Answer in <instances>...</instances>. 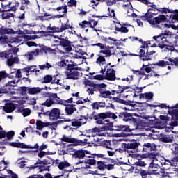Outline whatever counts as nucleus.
Wrapping results in <instances>:
<instances>
[{"label": "nucleus", "instance_id": "8", "mask_svg": "<svg viewBox=\"0 0 178 178\" xmlns=\"http://www.w3.org/2000/svg\"><path fill=\"white\" fill-rule=\"evenodd\" d=\"M152 151H156V145L151 142H145L143 145V152H147L150 158H155L156 154L155 153H151Z\"/></svg>", "mask_w": 178, "mask_h": 178}, {"label": "nucleus", "instance_id": "35", "mask_svg": "<svg viewBox=\"0 0 178 178\" xmlns=\"http://www.w3.org/2000/svg\"><path fill=\"white\" fill-rule=\"evenodd\" d=\"M0 34L1 35H5V34H13V29L9 28H0Z\"/></svg>", "mask_w": 178, "mask_h": 178}, {"label": "nucleus", "instance_id": "57", "mask_svg": "<svg viewBox=\"0 0 178 178\" xmlns=\"http://www.w3.org/2000/svg\"><path fill=\"white\" fill-rule=\"evenodd\" d=\"M139 42H141L142 45L140 46V49H143V51H147L149 48L148 44L146 42L143 41L142 40H139Z\"/></svg>", "mask_w": 178, "mask_h": 178}, {"label": "nucleus", "instance_id": "51", "mask_svg": "<svg viewBox=\"0 0 178 178\" xmlns=\"http://www.w3.org/2000/svg\"><path fill=\"white\" fill-rule=\"evenodd\" d=\"M104 62H106V59H105V56H100L96 60V63L97 65H104Z\"/></svg>", "mask_w": 178, "mask_h": 178}, {"label": "nucleus", "instance_id": "10", "mask_svg": "<svg viewBox=\"0 0 178 178\" xmlns=\"http://www.w3.org/2000/svg\"><path fill=\"white\" fill-rule=\"evenodd\" d=\"M44 116H49V120H58L60 119V109L53 108L44 113Z\"/></svg>", "mask_w": 178, "mask_h": 178}, {"label": "nucleus", "instance_id": "17", "mask_svg": "<svg viewBox=\"0 0 178 178\" xmlns=\"http://www.w3.org/2000/svg\"><path fill=\"white\" fill-rule=\"evenodd\" d=\"M168 113L173 120H178V103L172 107L168 106Z\"/></svg>", "mask_w": 178, "mask_h": 178}, {"label": "nucleus", "instance_id": "22", "mask_svg": "<svg viewBox=\"0 0 178 178\" xmlns=\"http://www.w3.org/2000/svg\"><path fill=\"white\" fill-rule=\"evenodd\" d=\"M20 6V3L15 2V6L8 7V6H3V4L1 3V6L3 8V12H16L17 10V8H19Z\"/></svg>", "mask_w": 178, "mask_h": 178}, {"label": "nucleus", "instance_id": "6", "mask_svg": "<svg viewBox=\"0 0 178 178\" xmlns=\"http://www.w3.org/2000/svg\"><path fill=\"white\" fill-rule=\"evenodd\" d=\"M138 147H141V144L137 140H132L128 143H122V147L125 152H129L131 154H134V152H140V149Z\"/></svg>", "mask_w": 178, "mask_h": 178}, {"label": "nucleus", "instance_id": "59", "mask_svg": "<svg viewBox=\"0 0 178 178\" xmlns=\"http://www.w3.org/2000/svg\"><path fill=\"white\" fill-rule=\"evenodd\" d=\"M15 136V131H10L8 132H6V137L7 140H12L13 137Z\"/></svg>", "mask_w": 178, "mask_h": 178}, {"label": "nucleus", "instance_id": "33", "mask_svg": "<svg viewBox=\"0 0 178 178\" xmlns=\"http://www.w3.org/2000/svg\"><path fill=\"white\" fill-rule=\"evenodd\" d=\"M49 99H46V101L43 103H41V105L44 106V109L46 108H51L54 105V100L52 97H48Z\"/></svg>", "mask_w": 178, "mask_h": 178}, {"label": "nucleus", "instance_id": "11", "mask_svg": "<svg viewBox=\"0 0 178 178\" xmlns=\"http://www.w3.org/2000/svg\"><path fill=\"white\" fill-rule=\"evenodd\" d=\"M83 84H85L86 87L88 86V87H92V88H88L86 91L90 95H94V92H97L98 91V83H94V81H91L88 79H85Z\"/></svg>", "mask_w": 178, "mask_h": 178}, {"label": "nucleus", "instance_id": "46", "mask_svg": "<svg viewBox=\"0 0 178 178\" xmlns=\"http://www.w3.org/2000/svg\"><path fill=\"white\" fill-rule=\"evenodd\" d=\"M33 110L34 111H40V112H43V115H44V113H47V111H45V107H44V106L41 105V103L39 104L38 106H34Z\"/></svg>", "mask_w": 178, "mask_h": 178}, {"label": "nucleus", "instance_id": "25", "mask_svg": "<svg viewBox=\"0 0 178 178\" xmlns=\"http://www.w3.org/2000/svg\"><path fill=\"white\" fill-rule=\"evenodd\" d=\"M10 147H14V148H23L28 149V145L24 144V143H17V142H10L7 143Z\"/></svg>", "mask_w": 178, "mask_h": 178}, {"label": "nucleus", "instance_id": "24", "mask_svg": "<svg viewBox=\"0 0 178 178\" xmlns=\"http://www.w3.org/2000/svg\"><path fill=\"white\" fill-rule=\"evenodd\" d=\"M15 109H16V104L12 102L6 103L3 107V110L6 113H12Z\"/></svg>", "mask_w": 178, "mask_h": 178}, {"label": "nucleus", "instance_id": "40", "mask_svg": "<svg viewBox=\"0 0 178 178\" xmlns=\"http://www.w3.org/2000/svg\"><path fill=\"white\" fill-rule=\"evenodd\" d=\"M2 20H8L10 17H15V14L12 13H3L1 14Z\"/></svg>", "mask_w": 178, "mask_h": 178}, {"label": "nucleus", "instance_id": "39", "mask_svg": "<svg viewBox=\"0 0 178 178\" xmlns=\"http://www.w3.org/2000/svg\"><path fill=\"white\" fill-rule=\"evenodd\" d=\"M11 74H14V76H15L16 79H22V70L14 69V70H11Z\"/></svg>", "mask_w": 178, "mask_h": 178}, {"label": "nucleus", "instance_id": "27", "mask_svg": "<svg viewBox=\"0 0 178 178\" xmlns=\"http://www.w3.org/2000/svg\"><path fill=\"white\" fill-rule=\"evenodd\" d=\"M83 118H81L78 120L72 119V126L73 127H80L83 126V124H86L87 123V121H82Z\"/></svg>", "mask_w": 178, "mask_h": 178}, {"label": "nucleus", "instance_id": "32", "mask_svg": "<svg viewBox=\"0 0 178 178\" xmlns=\"http://www.w3.org/2000/svg\"><path fill=\"white\" fill-rule=\"evenodd\" d=\"M15 63L17 65L19 63V57H13L12 58L7 59L8 66H13Z\"/></svg>", "mask_w": 178, "mask_h": 178}, {"label": "nucleus", "instance_id": "9", "mask_svg": "<svg viewBox=\"0 0 178 178\" xmlns=\"http://www.w3.org/2000/svg\"><path fill=\"white\" fill-rule=\"evenodd\" d=\"M165 59H167L168 61L160 60L156 63V66H159L160 67H166L167 66H178V56L175 58H168L165 57Z\"/></svg>", "mask_w": 178, "mask_h": 178}, {"label": "nucleus", "instance_id": "38", "mask_svg": "<svg viewBox=\"0 0 178 178\" xmlns=\"http://www.w3.org/2000/svg\"><path fill=\"white\" fill-rule=\"evenodd\" d=\"M92 47H99L100 49H113V47H111L109 45L106 46V44H104L102 43H97L92 44Z\"/></svg>", "mask_w": 178, "mask_h": 178}, {"label": "nucleus", "instance_id": "30", "mask_svg": "<svg viewBox=\"0 0 178 178\" xmlns=\"http://www.w3.org/2000/svg\"><path fill=\"white\" fill-rule=\"evenodd\" d=\"M139 98L140 99L144 98L145 99L151 100L152 98H154V93L152 92L141 93L139 95Z\"/></svg>", "mask_w": 178, "mask_h": 178}, {"label": "nucleus", "instance_id": "26", "mask_svg": "<svg viewBox=\"0 0 178 178\" xmlns=\"http://www.w3.org/2000/svg\"><path fill=\"white\" fill-rule=\"evenodd\" d=\"M15 54L12 52V50H6L2 52H0V58H5L6 59H10L14 58Z\"/></svg>", "mask_w": 178, "mask_h": 178}, {"label": "nucleus", "instance_id": "43", "mask_svg": "<svg viewBox=\"0 0 178 178\" xmlns=\"http://www.w3.org/2000/svg\"><path fill=\"white\" fill-rule=\"evenodd\" d=\"M134 74H137V76H145V72H144V64L140 70H132Z\"/></svg>", "mask_w": 178, "mask_h": 178}, {"label": "nucleus", "instance_id": "2", "mask_svg": "<svg viewBox=\"0 0 178 178\" xmlns=\"http://www.w3.org/2000/svg\"><path fill=\"white\" fill-rule=\"evenodd\" d=\"M102 124H103L102 127H95L90 129L91 133H99L100 131H106L108 130H111V131H124L125 133L131 131L129 125H113V123L111 122L109 119H107Z\"/></svg>", "mask_w": 178, "mask_h": 178}, {"label": "nucleus", "instance_id": "42", "mask_svg": "<svg viewBox=\"0 0 178 178\" xmlns=\"http://www.w3.org/2000/svg\"><path fill=\"white\" fill-rule=\"evenodd\" d=\"M111 164H106L105 169L107 170H112V169H115V165H116V161L113 159H110Z\"/></svg>", "mask_w": 178, "mask_h": 178}, {"label": "nucleus", "instance_id": "28", "mask_svg": "<svg viewBox=\"0 0 178 178\" xmlns=\"http://www.w3.org/2000/svg\"><path fill=\"white\" fill-rule=\"evenodd\" d=\"M175 138L170 135H161L160 136V141L162 143H173Z\"/></svg>", "mask_w": 178, "mask_h": 178}, {"label": "nucleus", "instance_id": "12", "mask_svg": "<svg viewBox=\"0 0 178 178\" xmlns=\"http://www.w3.org/2000/svg\"><path fill=\"white\" fill-rule=\"evenodd\" d=\"M44 95L47 98H51L54 101V104H56L58 105H65V100L60 99V97H58L57 93L46 92Z\"/></svg>", "mask_w": 178, "mask_h": 178}, {"label": "nucleus", "instance_id": "37", "mask_svg": "<svg viewBox=\"0 0 178 178\" xmlns=\"http://www.w3.org/2000/svg\"><path fill=\"white\" fill-rule=\"evenodd\" d=\"M54 80V78L51 75H46L43 79H41L42 84H48V83H51Z\"/></svg>", "mask_w": 178, "mask_h": 178}, {"label": "nucleus", "instance_id": "1", "mask_svg": "<svg viewBox=\"0 0 178 178\" xmlns=\"http://www.w3.org/2000/svg\"><path fill=\"white\" fill-rule=\"evenodd\" d=\"M156 10H158L156 6L152 5V8H149L144 15L140 16V19H142V20H147L149 24H152V26L157 27L158 29H163L166 27V26H168L166 24L168 18L164 15H161L152 18L154 16H156V15H158V13H152L156 12Z\"/></svg>", "mask_w": 178, "mask_h": 178}, {"label": "nucleus", "instance_id": "62", "mask_svg": "<svg viewBox=\"0 0 178 178\" xmlns=\"http://www.w3.org/2000/svg\"><path fill=\"white\" fill-rule=\"evenodd\" d=\"M31 113V110L30 108H24L22 111V115L24 118H26V116H30Z\"/></svg>", "mask_w": 178, "mask_h": 178}, {"label": "nucleus", "instance_id": "31", "mask_svg": "<svg viewBox=\"0 0 178 178\" xmlns=\"http://www.w3.org/2000/svg\"><path fill=\"white\" fill-rule=\"evenodd\" d=\"M178 10H175V11H172V13H175L173 15H170L169 22L170 23H176V22H178Z\"/></svg>", "mask_w": 178, "mask_h": 178}, {"label": "nucleus", "instance_id": "13", "mask_svg": "<svg viewBox=\"0 0 178 178\" xmlns=\"http://www.w3.org/2000/svg\"><path fill=\"white\" fill-rule=\"evenodd\" d=\"M139 104V106L140 107V111L145 110V108H148L150 106L151 108H161V109H165L166 108H169V106H166V104H160L159 105L149 104L148 103H138Z\"/></svg>", "mask_w": 178, "mask_h": 178}, {"label": "nucleus", "instance_id": "20", "mask_svg": "<svg viewBox=\"0 0 178 178\" xmlns=\"http://www.w3.org/2000/svg\"><path fill=\"white\" fill-rule=\"evenodd\" d=\"M65 106V111L67 116H72L76 111H77V108H76V105L74 104H69V105H64Z\"/></svg>", "mask_w": 178, "mask_h": 178}, {"label": "nucleus", "instance_id": "64", "mask_svg": "<svg viewBox=\"0 0 178 178\" xmlns=\"http://www.w3.org/2000/svg\"><path fill=\"white\" fill-rule=\"evenodd\" d=\"M8 76L9 75L6 74V71H0V82L1 81V80H4V79H6Z\"/></svg>", "mask_w": 178, "mask_h": 178}, {"label": "nucleus", "instance_id": "60", "mask_svg": "<svg viewBox=\"0 0 178 178\" xmlns=\"http://www.w3.org/2000/svg\"><path fill=\"white\" fill-rule=\"evenodd\" d=\"M52 67V65L49 64L48 62L46 63V64L39 65V69L40 70H45V69H51Z\"/></svg>", "mask_w": 178, "mask_h": 178}, {"label": "nucleus", "instance_id": "19", "mask_svg": "<svg viewBox=\"0 0 178 178\" xmlns=\"http://www.w3.org/2000/svg\"><path fill=\"white\" fill-rule=\"evenodd\" d=\"M169 38V31H165L164 33H161L159 35L154 36L153 40H155L156 42H161V41H165Z\"/></svg>", "mask_w": 178, "mask_h": 178}, {"label": "nucleus", "instance_id": "14", "mask_svg": "<svg viewBox=\"0 0 178 178\" xmlns=\"http://www.w3.org/2000/svg\"><path fill=\"white\" fill-rule=\"evenodd\" d=\"M131 56H138L143 62L150 60L149 56H148V49L147 51L140 49L138 54H131Z\"/></svg>", "mask_w": 178, "mask_h": 178}, {"label": "nucleus", "instance_id": "52", "mask_svg": "<svg viewBox=\"0 0 178 178\" xmlns=\"http://www.w3.org/2000/svg\"><path fill=\"white\" fill-rule=\"evenodd\" d=\"M36 129L37 130H42L44 129V122L40 120H36Z\"/></svg>", "mask_w": 178, "mask_h": 178}, {"label": "nucleus", "instance_id": "53", "mask_svg": "<svg viewBox=\"0 0 178 178\" xmlns=\"http://www.w3.org/2000/svg\"><path fill=\"white\" fill-rule=\"evenodd\" d=\"M157 12H161V13H162L163 15L164 13H173V10L166 8H159L157 9Z\"/></svg>", "mask_w": 178, "mask_h": 178}, {"label": "nucleus", "instance_id": "21", "mask_svg": "<svg viewBox=\"0 0 178 178\" xmlns=\"http://www.w3.org/2000/svg\"><path fill=\"white\" fill-rule=\"evenodd\" d=\"M158 47L161 49H163V48H165L166 47V49H169V51L175 50V47L169 46V41H168V39L160 42L158 44Z\"/></svg>", "mask_w": 178, "mask_h": 178}, {"label": "nucleus", "instance_id": "50", "mask_svg": "<svg viewBox=\"0 0 178 178\" xmlns=\"http://www.w3.org/2000/svg\"><path fill=\"white\" fill-rule=\"evenodd\" d=\"M108 87V86L105 83H98L97 84V91L100 92V94L105 90V88Z\"/></svg>", "mask_w": 178, "mask_h": 178}, {"label": "nucleus", "instance_id": "55", "mask_svg": "<svg viewBox=\"0 0 178 178\" xmlns=\"http://www.w3.org/2000/svg\"><path fill=\"white\" fill-rule=\"evenodd\" d=\"M160 120L163 122V123L168 124V123L170 122V118H168V115H160Z\"/></svg>", "mask_w": 178, "mask_h": 178}, {"label": "nucleus", "instance_id": "36", "mask_svg": "<svg viewBox=\"0 0 178 178\" xmlns=\"http://www.w3.org/2000/svg\"><path fill=\"white\" fill-rule=\"evenodd\" d=\"M79 26L81 29H86V27H90V29H94V26H92V24H91V22L88 21H82L81 23H79Z\"/></svg>", "mask_w": 178, "mask_h": 178}, {"label": "nucleus", "instance_id": "63", "mask_svg": "<svg viewBox=\"0 0 178 178\" xmlns=\"http://www.w3.org/2000/svg\"><path fill=\"white\" fill-rule=\"evenodd\" d=\"M149 122L151 124H161V120L156 117H153L152 119L149 120Z\"/></svg>", "mask_w": 178, "mask_h": 178}, {"label": "nucleus", "instance_id": "49", "mask_svg": "<svg viewBox=\"0 0 178 178\" xmlns=\"http://www.w3.org/2000/svg\"><path fill=\"white\" fill-rule=\"evenodd\" d=\"M71 143H72L74 145H84V142L81 140L76 139L74 138H72Z\"/></svg>", "mask_w": 178, "mask_h": 178}, {"label": "nucleus", "instance_id": "3", "mask_svg": "<svg viewBox=\"0 0 178 178\" xmlns=\"http://www.w3.org/2000/svg\"><path fill=\"white\" fill-rule=\"evenodd\" d=\"M118 113L115 114L111 112L107 111L104 113H99L95 115V112H92V114L88 116V114H87L86 117L85 115H81L80 118L85 120V122L90 119V120H95L96 124H104V121L106 120V119H113V120H116L118 119Z\"/></svg>", "mask_w": 178, "mask_h": 178}, {"label": "nucleus", "instance_id": "41", "mask_svg": "<svg viewBox=\"0 0 178 178\" xmlns=\"http://www.w3.org/2000/svg\"><path fill=\"white\" fill-rule=\"evenodd\" d=\"M115 31L118 33H129V29L126 26H121L120 28L118 27V26H115Z\"/></svg>", "mask_w": 178, "mask_h": 178}, {"label": "nucleus", "instance_id": "29", "mask_svg": "<svg viewBox=\"0 0 178 178\" xmlns=\"http://www.w3.org/2000/svg\"><path fill=\"white\" fill-rule=\"evenodd\" d=\"M42 91V88L40 87L28 88V94L29 95H35V94H40Z\"/></svg>", "mask_w": 178, "mask_h": 178}, {"label": "nucleus", "instance_id": "56", "mask_svg": "<svg viewBox=\"0 0 178 178\" xmlns=\"http://www.w3.org/2000/svg\"><path fill=\"white\" fill-rule=\"evenodd\" d=\"M62 121H56L54 122H43V126L44 127H48L49 126H58V124H59V123H60Z\"/></svg>", "mask_w": 178, "mask_h": 178}, {"label": "nucleus", "instance_id": "23", "mask_svg": "<svg viewBox=\"0 0 178 178\" xmlns=\"http://www.w3.org/2000/svg\"><path fill=\"white\" fill-rule=\"evenodd\" d=\"M74 158H78L79 159H83V158H92V156H86L84 154V150L83 149H79V150H75L74 153ZM95 158V157H92Z\"/></svg>", "mask_w": 178, "mask_h": 178}, {"label": "nucleus", "instance_id": "47", "mask_svg": "<svg viewBox=\"0 0 178 178\" xmlns=\"http://www.w3.org/2000/svg\"><path fill=\"white\" fill-rule=\"evenodd\" d=\"M69 166H70V163L67 161L60 162L58 164V169H60V170H63L64 168H69Z\"/></svg>", "mask_w": 178, "mask_h": 178}, {"label": "nucleus", "instance_id": "15", "mask_svg": "<svg viewBox=\"0 0 178 178\" xmlns=\"http://www.w3.org/2000/svg\"><path fill=\"white\" fill-rule=\"evenodd\" d=\"M130 88V86H122L120 85L115 86V90H111V95H115V94H119L120 97H122V94L126 91V90H129Z\"/></svg>", "mask_w": 178, "mask_h": 178}, {"label": "nucleus", "instance_id": "58", "mask_svg": "<svg viewBox=\"0 0 178 178\" xmlns=\"http://www.w3.org/2000/svg\"><path fill=\"white\" fill-rule=\"evenodd\" d=\"M98 166L97 168L99 170H105L106 164L104 161H97V162Z\"/></svg>", "mask_w": 178, "mask_h": 178}, {"label": "nucleus", "instance_id": "16", "mask_svg": "<svg viewBox=\"0 0 178 178\" xmlns=\"http://www.w3.org/2000/svg\"><path fill=\"white\" fill-rule=\"evenodd\" d=\"M104 79L105 80H108L109 81L116 80V71H115L113 68L107 69Z\"/></svg>", "mask_w": 178, "mask_h": 178}, {"label": "nucleus", "instance_id": "45", "mask_svg": "<svg viewBox=\"0 0 178 178\" xmlns=\"http://www.w3.org/2000/svg\"><path fill=\"white\" fill-rule=\"evenodd\" d=\"M111 94H112V92L104 90V91L100 93L99 97L101 98H109V97H111Z\"/></svg>", "mask_w": 178, "mask_h": 178}, {"label": "nucleus", "instance_id": "54", "mask_svg": "<svg viewBox=\"0 0 178 178\" xmlns=\"http://www.w3.org/2000/svg\"><path fill=\"white\" fill-rule=\"evenodd\" d=\"M84 163H86V165H90V166H92L97 163V160L94 159H86L84 161Z\"/></svg>", "mask_w": 178, "mask_h": 178}, {"label": "nucleus", "instance_id": "18", "mask_svg": "<svg viewBox=\"0 0 178 178\" xmlns=\"http://www.w3.org/2000/svg\"><path fill=\"white\" fill-rule=\"evenodd\" d=\"M58 51H59V48L52 49L45 45L42 46L40 49V52H44V54H50L51 55H56L58 54Z\"/></svg>", "mask_w": 178, "mask_h": 178}, {"label": "nucleus", "instance_id": "44", "mask_svg": "<svg viewBox=\"0 0 178 178\" xmlns=\"http://www.w3.org/2000/svg\"><path fill=\"white\" fill-rule=\"evenodd\" d=\"M99 54H103L104 56V58H109V56H111V55H113L112 54V51H111V49H102L99 51Z\"/></svg>", "mask_w": 178, "mask_h": 178}, {"label": "nucleus", "instance_id": "34", "mask_svg": "<svg viewBox=\"0 0 178 178\" xmlns=\"http://www.w3.org/2000/svg\"><path fill=\"white\" fill-rule=\"evenodd\" d=\"M1 90H3V94H8L9 92L10 94H15V92L12 91V88L8 83L1 88Z\"/></svg>", "mask_w": 178, "mask_h": 178}, {"label": "nucleus", "instance_id": "4", "mask_svg": "<svg viewBox=\"0 0 178 178\" xmlns=\"http://www.w3.org/2000/svg\"><path fill=\"white\" fill-rule=\"evenodd\" d=\"M76 63H72L71 64H67V71L65 72L66 79L68 80H79L80 77V72L81 71V67H77Z\"/></svg>", "mask_w": 178, "mask_h": 178}, {"label": "nucleus", "instance_id": "48", "mask_svg": "<svg viewBox=\"0 0 178 178\" xmlns=\"http://www.w3.org/2000/svg\"><path fill=\"white\" fill-rule=\"evenodd\" d=\"M61 31L63 33V31H65V30H68V29H72V26H70V24H69V20L67 19V22L65 24H61Z\"/></svg>", "mask_w": 178, "mask_h": 178}, {"label": "nucleus", "instance_id": "5", "mask_svg": "<svg viewBox=\"0 0 178 178\" xmlns=\"http://www.w3.org/2000/svg\"><path fill=\"white\" fill-rule=\"evenodd\" d=\"M54 38L55 40H54V42L57 45V47H62L65 53L72 51V42L69 40V38H63L62 35H54Z\"/></svg>", "mask_w": 178, "mask_h": 178}, {"label": "nucleus", "instance_id": "61", "mask_svg": "<svg viewBox=\"0 0 178 178\" xmlns=\"http://www.w3.org/2000/svg\"><path fill=\"white\" fill-rule=\"evenodd\" d=\"M16 90H17V91H21V94H26V92H27V91L29 92V87L21 86Z\"/></svg>", "mask_w": 178, "mask_h": 178}, {"label": "nucleus", "instance_id": "7", "mask_svg": "<svg viewBox=\"0 0 178 178\" xmlns=\"http://www.w3.org/2000/svg\"><path fill=\"white\" fill-rule=\"evenodd\" d=\"M134 115V113L123 111L118 113V118L120 120H123V122H129V123H133L134 126H136V129H137L138 127V120L133 117Z\"/></svg>", "mask_w": 178, "mask_h": 178}]
</instances>
